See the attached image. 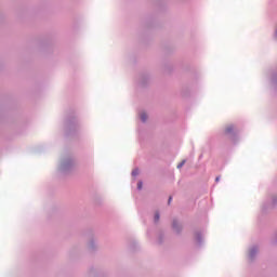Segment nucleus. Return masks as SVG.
<instances>
[{
  "mask_svg": "<svg viewBox=\"0 0 277 277\" xmlns=\"http://www.w3.org/2000/svg\"><path fill=\"white\" fill-rule=\"evenodd\" d=\"M137 174H138V171H137V170H134V171L132 172V176H137Z\"/></svg>",
  "mask_w": 277,
  "mask_h": 277,
  "instance_id": "39448f33",
  "label": "nucleus"
},
{
  "mask_svg": "<svg viewBox=\"0 0 277 277\" xmlns=\"http://www.w3.org/2000/svg\"><path fill=\"white\" fill-rule=\"evenodd\" d=\"M147 118H148V116L146 115V113H142V114H141V120H142L143 122H146Z\"/></svg>",
  "mask_w": 277,
  "mask_h": 277,
  "instance_id": "f03ea898",
  "label": "nucleus"
},
{
  "mask_svg": "<svg viewBox=\"0 0 277 277\" xmlns=\"http://www.w3.org/2000/svg\"><path fill=\"white\" fill-rule=\"evenodd\" d=\"M137 188H138V189H142V182H140V183L137 184Z\"/></svg>",
  "mask_w": 277,
  "mask_h": 277,
  "instance_id": "423d86ee",
  "label": "nucleus"
},
{
  "mask_svg": "<svg viewBox=\"0 0 277 277\" xmlns=\"http://www.w3.org/2000/svg\"><path fill=\"white\" fill-rule=\"evenodd\" d=\"M233 131H235V126H227L225 128L226 135H230V133H233Z\"/></svg>",
  "mask_w": 277,
  "mask_h": 277,
  "instance_id": "f257e3e1",
  "label": "nucleus"
},
{
  "mask_svg": "<svg viewBox=\"0 0 277 277\" xmlns=\"http://www.w3.org/2000/svg\"><path fill=\"white\" fill-rule=\"evenodd\" d=\"M184 166H185V160H183L177 164V169L181 170V168H183Z\"/></svg>",
  "mask_w": 277,
  "mask_h": 277,
  "instance_id": "7ed1b4c3",
  "label": "nucleus"
},
{
  "mask_svg": "<svg viewBox=\"0 0 277 277\" xmlns=\"http://www.w3.org/2000/svg\"><path fill=\"white\" fill-rule=\"evenodd\" d=\"M215 181H216V183H217V182L220 181V177H216Z\"/></svg>",
  "mask_w": 277,
  "mask_h": 277,
  "instance_id": "1a4fd4ad",
  "label": "nucleus"
},
{
  "mask_svg": "<svg viewBox=\"0 0 277 277\" xmlns=\"http://www.w3.org/2000/svg\"><path fill=\"white\" fill-rule=\"evenodd\" d=\"M170 202H172V197H169V205H170Z\"/></svg>",
  "mask_w": 277,
  "mask_h": 277,
  "instance_id": "6e6552de",
  "label": "nucleus"
},
{
  "mask_svg": "<svg viewBox=\"0 0 277 277\" xmlns=\"http://www.w3.org/2000/svg\"><path fill=\"white\" fill-rule=\"evenodd\" d=\"M158 220H159V213L156 212V213H155V222H157Z\"/></svg>",
  "mask_w": 277,
  "mask_h": 277,
  "instance_id": "20e7f679",
  "label": "nucleus"
},
{
  "mask_svg": "<svg viewBox=\"0 0 277 277\" xmlns=\"http://www.w3.org/2000/svg\"><path fill=\"white\" fill-rule=\"evenodd\" d=\"M173 228H176V222H173Z\"/></svg>",
  "mask_w": 277,
  "mask_h": 277,
  "instance_id": "0eeeda50",
  "label": "nucleus"
}]
</instances>
